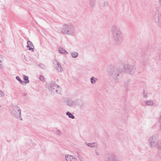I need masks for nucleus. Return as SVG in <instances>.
<instances>
[{
  "mask_svg": "<svg viewBox=\"0 0 161 161\" xmlns=\"http://www.w3.org/2000/svg\"><path fill=\"white\" fill-rule=\"evenodd\" d=\"M113 37L117 44H119L124 39L122 32L120 28L116 25H113L111 28Z\"/></svg>",
  "mask_w": 161,
  "mask_h": 161,
  "instance_id": "nucleus-1",
  "label": "nucleus"
},
{
  "mask_svg": "<svg viewBox=\"0 0 161 161\" xmlns=\"http://www.w3.org/2000/svg\"><path fill=\"white\" fill-rule=\"evenodd\" d=\"M148 143L151 148H161V140L159 139V136L157 134L151 136L148 139Z\"/></svg>",
  "mask_w": 161,
  "mask_h": 161,
  "instance_id": "nucleus-2",
  "label": "nucleus"
},
{
  "mask_svg": "<svg viewBox=\"0 0 161 161\" xmlns=\"http://www.w3.org/2000/svg\"><path fill=\"white\" fill-rule=\"evenodd\" d=\"M11 114L16 118L22 120L21 117V111L20 108L17 105H14L12 106V110Z\"/></svg>",
  "mask_w": 161,
  "mask_h": 161,
  "instance_id": "nucleus-3",
  "label": "nucleus"
},
{
  "mask_svg": "<svg viewBox=\"0 0 161 161\" xmlns=\"http://www.w3.org/2000/svg\"><path fill=\"white\" fill-rule=\"evenodd\" d=\"M64 33L72 36H74L75 33V29L71 25H65L63 28Z\"/></svg>",
  "mask_w": 161,
  "mask_h": 161,
  "instance_id": "nucleus-4",
  "label": "nucleus"
},
{
  "mask_svg": "<svg viewBox=\"0 0 161 161\" xmlns=\"http://www.w3.org/2000/svg\"><path fill=\"white\" fill-rule=\"evenodd\" d=\"M135 70V66L128 64H125L123 69V72L131 75H133L134 74Z\"/></svg>",
  "mask_w": 161,
  "mask_h": 161,
  "instance_id": "nucleus-5",
  "label": "nucleus"
},
{
  "mask_svg": "<svg viewBox=\"0 0 161 161\" xmlns=\"http://www.w3.org/2000/svg\"><path fill=\"white\" fill-rule=\"evenodd\" d=\"M120 73V70L118 69H114L111 73V76L115 82L117 83L120 80L119 75Z\"/></svg>",
  "mask_w": 161,
  "mask_h": 161,
  "instance_id": "nucleus-6",
  "label": "nucleus"
},
{
  "mask_svg": "<svg viewBox=\"0 0 161 161\" xmlns=\"http://www.w3.org/2000/svg\"><path fill=\"white\" fill-rule=\"evenodd\" d=\"M59 86L54 82H52L49 84L48 88L51 92L53 93H59L60 92L58 89Z\"/></svg>",
  "mask_w": 161,
  "mask_h": 161,
  "instance_id": "nucleus-7",
  "label": "nucleus"
},
{
  "mask_svg": "<svg viewBox=\"0 0 161 161\" xmlns=\"http://www.w3.org/2000/svg\"><path fill=\"white\" fill-rule=\"evenodd\" d=\"M53 64L54 67L58 72H61L62 71L63 68L58 61L55 60L53 62Z\"/></svg>",
  "mask_w": 161,
  "mask_h": 161,
  "instance_id": "nucleus-8",
  "label": "nucleus"
},
{
  "mask_svg": "<svg viewBox=\"0 0 161 161\" xmlns=\"http://www.w3.org/2000/svg\"><path fill=\"white\" fill-rule=\"evenodd\" d=\"M65 158L67 161H78L74 156L68 154L65 156Z\"/></svg>",
  "mask_w": 161,
  "mask_h": 161,
  "instance_id": "nucleus-9",
  "label": "nucleus"
},
{
  "mask_svg": "<svg viewBox=\"0 0 161 161\" xmlns=\"http://www.w3.org/2000/svg\"><path fill=\"white\" fill-rule=\"evenodd\" d=\"M75 105L79 106L80 107H82L84 105L83 101L81 99H77L75 101Z\"/></svg>",
  "mask_w": 161,
  "mask_h": 161,
  "instance_id": "nucleus-10",
  "label": "nucleus"
},
{
  "mask_svg": "<svg viewBox=\"0 0 161 161\" xmlns=\"http://www.w3.org/2000/svg\"><path fill=\"white\" fill-rule=\"evenodd\" d=\"M27 45L26 46V47L29 48V50H32V51H33V49L34 48V46L32 42L30 41H28L27 42Z\"/></svg>",
  "mask_w": 161,
  "mask_h": 161,
  "instance_id": "nucleus-11",
  "label": "nucleus"
},
{
  "mask_svg": "<svg viewBox=\"0 0 161 161\" xmlns=\"http://www.w3.org/2000/svg\"><path fill=\"white\" fill-rule=\"evenodd\" d=\"M85 144L91 147L97 148V145L96 143H88L86 142Z\"/></svg>",
  "mask_w": 161,
  "mask_h": 161,
  "instance_id": "nucleus-12",
  "label": "nucleus"
},
{
  "mask_svg": "<svg viewBox=\"0 0 161 161\" xmlns=\"http://www.w3.org/2000/svg\"><path fill=\"white\" fill-rule=\"evenodd\" d=\"M96 0H90L89 1V5L90 6L93 8H95L96 6Z\"/></svg>",
  "mask_w": 161,
  "mask_h": 161,
  "instance_id": "nucleus-13",
  "label": "nucleus"
},
{
  "mask_svg": "<svg viewBox=\"0 0 161 161\" xmlns=\"http://www.w3.org/2000/svg\"><path fill=\"white\" fill-rule=\"evenodd\" d=\"M110 158L111 159L110 161H121L114 154L111 155Z\"/></svg>",
  "mask_w": 161,
  "mask_h": 161,
  "instance_id": "nucleus-14",
  "label": "nucleus"
},
{
  "mask_svg": "<svg viewBox=\"0 0 161 161\" xmlns=\"http://www.w3.org/2000/svg\"><path fill=\"white\" fill-rule=\"evenodd\" d=\"M58 50L60 53L64 54H68V52L64 48L60 47L58 49Z\"/></svg>",
  "mask_w": 161,
  "mask_h": 161,
  "instance_id": "nucleus-15",
  "label": "nucleus"
},
{
  "mask_svg": "<svg viewBox=\"0 0 161 161\" xmlns=\"http://www.w3.org/2000/svg\"><path fill=\"white\" fill-rule=\"evenodd\" d=\"M67 105L69 106H73L75 105V102L73 100H69L67 102Z\"/></svg>",
  "mask_w": 161,
  "mask_h": 161,
  "instance_id": "nucleus-16",
  "label": "nucleus"
},
{
  "mask_svg": "<svg viewBox=\"0 0 161 161\" xmlns=\"http://www.w3.org/2000/svg\"><path fill=\"white\" fill-rule=\"evenodd\" d=\"M145 104L148 106L153 105L154 104V102L151 100H148L145 102Z\"/></svg>",
  "mask_w": 161,
  "mask_h": 161,
  "instance_id": "nucleus-17",
  "label": "nucleus"
},
{
  "mask_svg": "<svg viewBox=\"0 0 161 161\" xmlns=\"http://www.w3.org/2000/svg\"><path fill=\"white\" fill-rule=\"evenodd\" d=\"M71 56L73 58H77L78 55L77 53L75 52H72L71 54Z\"/></svg>",
  "mask_w": 161,
  "mask_h": 161,
  "instance_id": "nucleus-18",
  "label": "nucleus"
},
{
  "mask_svg": "<svg viewBox=\"0 0 161 161\" xmlns=\"http://www.w3.org/2000/svg\"><path fill=\"white\" fill-rule=\"evenodd\" d=\"M97 80V79L94 77H92L90 79L91 82L92 84H95Z\"/></svg>",
  "mask_w": 161,
  "mask_h": 161,
  "instance_id": "nucleus-19",
  "label": "nucleus"
},
{
  "mask_svg": "<svg viewBox=\"0 0 161 161\" xmlns=\"http://www.w3.org/2000/svg\"><path fill=\"white\" fill-rule=\"evenodd\" d=\"M24 79L25 81L24 83V85H25L26 83H28L29 82V80H28V77L27 76H25L24 75H23Z\"/></svg>",
  "mask_w": 161,
  "mask_h": 161,
  "instance_id": "nucleus-20",
  "label": "nucleus"
},
{
  "mask_svg": "<svg viewBox=\"0 0 161 161\" xmlns=\"http://www.w3.org/2000/svg\"><path fill=\"white\" fill-rule=\"evenodd\" d=\"M66 114L68 115L69 118H71L72 119H74L75 118V117L74 115H73L71 113L67 112Z\"/></svg>",
  "mask_w": 161,
  "mask_h": 161,
  "instance_id": "nucleus-21",
  "label": "nucleus"
},
{
  "mask_svg": "<svg viewBox=\"0 0 161 161\" xmlns=\"http://www.w3.org/2000/svg\"><path fill=\"white\" fill-rule=\"evenodd\" d=\"M3 58L0 55V67L1 68H3Z\"/></svg>",
  "mask_w": 161,
  "mask_h": 161,
  "instance_id": "nucleus-22",
  "label": "nucleus"
},
{
  "mask_svg": "<svg viewBox=\"0 0 161 161\" xmlns=\"http://www.w3.org/2000/svg\"><path fill=\"white\" fill-rule=\"evenodd\" d=\"M16 79L18 80L20 82V84H21L22 85H24V83H25V82L24 81L22 80L20 77L18 76H17L16 77Z\"/></svg>",
  "mask_w": 161,
  "mask_h": 161,
  "instance_id": "nucleus-23",
  "label": "nucleus"
},
{
  "mask_svg": "<svg viewBox=\"0 0 161 161\" xmlns=\"http://www.w3.org/2000/svg\"><path fill=\"white\" fill-rule=\"evenodd\" d=\"M158 19L157 20H156V21L157 22H158V23H159L160 22V19H161V15L160 14H158Z\"/></svg>",
  "mask_w": 161,
  "mask_h": 161,
  "instance_id": "nucleus-24",
  "label": "nucleus"
},
{
  "mask_svg": "<svg viewBox=\"0 0 161 161\" xmlns=\"http://www.w3.org/2000/svg\"><path fill=\"white\" fill-rule=\"evenodd\" d=\"M40 79L42 81H44L45 79L44 77L42 75H40L39 77Z\"/></svg>",
  "mask_w": 161,
  "mask_h": 161,
  "instance_id": "nucleus-25",
  "label": "nucleus"
},
{
  "mask_svg": "<svg viewBox=\"0 0 161 161\" xmlns=\"http://www.w3.org/2000/svg\"><path fill=\"white\" fill-rule=\"evenodd\" d=\"M159 123H160V129L161 130V114L160 115L159 119L158 120Z\"/></svg>",
  "mask_w": 161,
  "mask_h": 161,
  "instance_id": "nucleus-26",
  "label": "nucleus"
},
{
  "mask_svg": "<svg viewBox=\"0 0 161 161\" xmlns=\"http://www.w3.org/2000/svg\"><path fill=\"white\" fill-rule=\"evenodd\" d=\"M56 133L59 135H61L62 133V132H61V131H60V130H56Z\"/></svg>",
  "mask_w": 161,
  "mask_h": 161,
  "instance_id": "nucleus-27",
  "label": "nucleus"
},
{
  "mask_svg": "<svg viewBox=\"0 0 161 161\" xmlns=\"http://www.w3.org/2000/svg\"><path fill=\"white\" fill-rule=\"evenodd\" d=\"M103 0H98V3L99 5H101V4L103 3Z\"/></svg>",
  "mask_w": 161,
  "mask_h": 161,
  "instance_id": "nucleus-28",
  "label": "nucleus"
},
{
  "mask_svg": "<svg viewBox=\"0 0 161 161\" xmlns=\"http://www.w3.org/2000/svg\"><path fill=\"white\" fill-rule=\"evenodd\" d=\"M0 95L1 96H4V93L3 92L2 90H0Z\"/></svg>",
  "mask_w": 161,
  "mask_h": 161,
  "instance_id": "nucleus-29",
  "label": "nucleus"
},
{
  "mask_svg": "<svg viewBox=\"0 0 161 161\" xmlns=\"http://www.w3.org/2000/svg\"><path fill=\"white\" fill-rule=\"evenodd\" d=\"M39 66L42 69H44L45 68L44 66L42 64L39 65Z\"/></svg>",
  "mask_w": 161,
  "mask_h": 161,
  "instance_id": "nucleus-30",
  "label": "nucleus"
},
{
  "mask_svg": "<svg viewBox=\"0 0 161 161\" xmlns=\"http://www.w3.org/2000/svg\"><path fill=\"white\" fill-rule=\"evenodd\" d=\"M147 96V94L146 93H143V96L144 97H146Z\"/></svg>",
  "mask_w": 161,
  "mask_h": 161,
  "instance_id": "nucleus-31",
  "label": "nucleus"
},
{
  "mask_svg": "<svg viewBox=\"0 0 161 161\" xmlns=\"http://www.w3.org/2000/svg\"><path fill=\"white\" fill-rule=\"evenodd\" d=\"M108 2H105L104 3V6H106L108 5Z\"/></svg>",
  "mask_w": 161,
  "mask_h": 161,
  "instance_id": "nucleus-32",
  "label": "nucleus"
},
{
  "mask_svg": "<svg viewBox=\"0 0 161 161\" xmlns=\"http://www.w3.org/2000/svg\"><path fill=\"white\" fill-rule=\"evenodd\" d=\"M95 153L97 155H99V153L97 152V151H96Z\"/></svg>",
  "mask_w": 161,
  "mask_h": 161,
  "instance_id": "nucleus-33",
  "label": "nucleus"
},
{
  "mask_svg": "<svg viewBox=\"0 0 161 161\" xmlns=\"http://www.w3.org/2000/svg\"><path fill=\"white\" fill-rule=\"evenodd\" d=\"M130 81H131V80H129L128 81H127L126 82H127L128 85Z\"/></svg>",
  "mask_w": 161,
  "mask_h": 161,
  "instance_id": "nucleus-34",
  "label": "nucleus"
},
{
  "mask_svg": "<svg viewBox=\"0 0 161 161\" xmlns=\"http://www.w3.org/2000/svg\"><path fill=\"white\" fill-rule=\"evenodd\" d=\"M1 107V105H0V108Z\"/></svg>",
  "mask_w": 161,
  "mask_h": 161,
  "instance_id": "nucleus-35",
  "label": "nucleus"
}]
</instances>
